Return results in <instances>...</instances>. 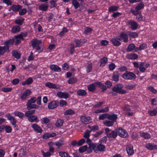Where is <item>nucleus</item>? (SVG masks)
Wrapping results in <instances>:
<instances>
[{"mask_svg": "<svg viewBox=\"0 0 157 157\" xmlns=\"http://www.w3.org/2000/svg\"><path fill=\"white\" fill-rule=\"evenodd\" d=\"M117 118V115L111 113H107V120H106L103 122V124L107 127H111L113 125Z\"/></svg>", "mask_w": 157, "mask_h": 157, "instance_id": "obj_1", "label": "nucleus"}, {"mask_svg": "<svg viewBox=\"0 0 157 157\" xmlns=\"http://www.w3.org/2000/svg\"><path fill=\"white\" fill-rule=\"evenodd\" d=\"M123 86V85L122 84L117 83L112 88V90L113 92L119 94H124L126 93V91L125 90L122 89Z\"/></svg>", "mask_w": 157, "mask_h": 157, "instance_id": "obj_2", "label": "nucleus"}, {"mask_svg": "<svg viewBox=\"0 0 157 157\" xmlns=\"http://www.w3.org/2000/svg\"><path fill=\"white\" fill-rule=\"evenodd\" d=\"M31 43L33 48L35 49L37 51L40 50L39 53L42 52V50H41L40 46V45L42 44L41 40H38L37 38H34L31 40Z\"/></svg>", "mask_w": 157, "mask_h": 157, "instance_id": "obj_3", "label": "nucleus"}, {"mask_svg": "<svg viewBox=\"0 0 157 157\" xmlns=\"http://www.w3.org/2000/svg\"><path fill=\"white\" fill-rule=\"evenodd\" d=\"M144 6V3L141 2L138 4L136 7L135 8V10L132 9L130 10V12L134 15L136 16L141 13V12L140 10L143 9Z\"/></svg>", "mask_w": 157, "mask_h": 157, "instance_id": "obj_4", "label": "nucleus"}, {"mask_svg": "<svg viewBox=\"0 0 157 157\" xmlns=\"http://www.w3.org/2000/svg\"><path fill=\"white\" fill-rule=\"evenodd\" d=\"M122 77L125 80H132L136 78V76L133 72L126 71L122 75Z\"/></svg>", "mask_w": 157, "mask_h": 157, "instance_id": "obj_5", "label": "nucleus"}, {"mask_svg": "<svg viewBox=\"0 0 157 157\" xmlns=\"http://www.w3.org/2000/svg\"><path fill=\"white\" fill-rule=\"evenodd\" d=\"M117 135L121 138H126L128 136L127 131L121 127L117 128Z\"/></svg>", "mask_w": 157, "mask_h": 157, "instance_id": "obj_6", "label": "nucleus"}, {"mask_svg": "<svg viewBox=\"0 0 157 157\" xmlns=\"http://www.w3.org/2000/svg\"><path fill=\"white\" fill-rule=\"evenodd\" d=\"M5 117L10 121V123L13 126L14 128H15L17 126L16 125L17 120L13 116H12L10 113H7L5 116Z\"/></svg>", "mask_w": 157, "mask_h": 157, "instance_id": "obj_7", "label": "nucleus"}, {"mask_svg": "<svg viewBox=\"0 0 157 157\" xmlns=\"http://www.w3.org/2000/svg\"><path fill=\"white\" fill-rule=\"evenodd\" d=\"M128 25L129 26L132 30H135L138 28L139 25L135 21L133 20H130L127 23Z\"/></svg>", "mask_w": 157, "mask_h": 157, "instance_id": "obj_8", "label": "nucleus"}, {"mask_svg": "<svg viewBox=\"0 0 157 157\" xmlns=\"http://www.w3.org/2000/svg\"><path fill=\"white\" fill-rule=\"evenodd\" d=\"M119 37L118 36L117 37L112 38L111 40L110 41L114 46L118 47L121 44L120 42V38H119Z\"/></svg>", "mask_w": 157, "mask_h": 157, "instance_id": "obj_9", "label": "nucleus"}, {"mask_svg": "<svg viewBox=\"0 0 157 157\" xmlns=\"http://www.w3.org/2000/svg\"><path fill=\"white\" fill-rule=\"evenodd\" d=\"M22 8V6L19 4H13L10 7L9 11H10L12 10L14 13H16L18 12Z\"/></svg>", "mask_w": 157, "mask_h": 157, "instance_id": "obj_10", "label": "nucleus"}, {"mask_svg": "<svg viewBox=\"0 0 157 157\" xmlns=\"http://www.w3.org/2000/svg\"><path fill=\"white\" fill-rule=\"evenodd\" d=\"M85 39H75L74 40V42L75 43V48L79 47L81 46L86 42Z\"/></svg>", "mask_w": 157, "mask_h": 157, "instance_id": "obj_11", "label": "nucleus"}, {"mask_svg": "<svg viewBox=\"0 0 157 157\" xmlns=\"http://www.w3.org/2000/svg\"><path fill=\"white\" fill-rule=\"evenodd\" d=\"M31 93V91L29 89L25 90L21 97V100L23 101H25L28 98V96Z\"/></svg>", "mask_w": 157, "mask_h": 157, "instance_id": "obj_12", "label": "nucleus"}, {"mask_svg": "<svg viewBox=\"0 0 157 157\" xmlns=\"http://www.w3.org/2000/svg\"><path fill=\"white\" fill-rule=\"evenodd\" d=\"M59 105V102L58 101L54 100L48 103V108L49 109H53L56 108Z\"/></svg>", "mask_w": 157, "mask_h": 157, "instance_id": "obj_13", "label": "nucleus"}, {"mask_svg": "<svg viewBox=\"0 0 157 157\" xmlns=\"http://www.w3.org/2000/svg\"><path fill=\"white\" fill-rule=\"evenodd\" d=\"M92 119L90 117L82 116L81 117V121L82 122L85 124H87L92 122Z\"/></svg>", "mask_w": 157, "mask_h": 157, "instance_id": "obj_14", "label": "nucleus"}, {"mask_svg": "<svg viewBox=\"0 0 157 157\" xmlns=\"http://www.w3.org/2000/svg\"><path fill=\"white\" fill-rule=\"evenodd\" d=\"M119 38L120 37L121 41L123 40V42L124 43H127L128 41V37L127 34L124 32H121L120 33L119 36H118Z\"/></svg>", "mask_w": 157, "mask_h": 157, "instance_id": "obj_15", "label": "nucleus"}, {"mask_svg": "<svg viewBox=\"0 0 157 157\" xmlns=\"http://www.w3.org/2000/svg\"><path fill=\"white\" fill-rule=\"evenodd\" d=\"M32 127L36 132L41 133L43 131L42 129L36 124H33L32 125Z\"/></svg>", "mask_w": 157, "mask_h": 157, "instance_id": "obj_16", "label": "nucleus"}, {"mask_svg": "<svg viewBox=\"0 0 157 157\" xmlns=\"http://www.w3.org/2000/svg\"><path fill=\"white\" fill-rule=\"evenodd\" d=\"M49 67L52 70L55 72H60L61 71V68L56 64H51L50 66Z\"/></svg>", "mask_w": 157, "mask_h": 157, "instance_id": "obj_17", "label": "nucleus"}, {"mask_svg": "<svg viewBox=\"0 0 157 157\" xmlns=\"http://www.w3.org/2000/svg\"><path fill=\"white\" fill-rule=\"evenodd\" d=\"M145 147L149 150H153L157 149V145L154 143H148L145 144Z\"/></svg>", "mask_w": 157, "mask_h": 157, "instance_id": "obj_18", "label": "nucleus"}, {"mask_svg": "<svg viewBox=\"0 0 157 157\" xmlns=\"http://www.w3.org/2000/svg\"><path fill=\"white\" fill-rule=\"evenodd\" d=\"M107 136L109 138L115 139L117 136V130H112L109 133L107 134Z\"/></svg>", "mask_w": 157, "mask_h": 157, "instance_id": "obj_19", "label": "nucleus"}, {"mask_svg": "<svg viewBox=\"0 0 157 157\" xmlns=\"http://www.w3.org/2000/svg\"><path fill=\"white\" fill-rule=\"evenodd\" d=\"M119 74L118 71L113 72L112 74L113 80L115 82H117L119 80Z\"/></svg>", "mask_w": 157, "mask_h": 157, "instance_id": "obj_20", "label": "nucleus"}, {"mask_svg": "<svg viewBox=\"0 0 157 157\" xmlns=\"http://www.w3.org/2000/svg\"><path fill=\"white\" fill-rule=\"evenodd\" d=\"M57 96L60 98L67 99L68 97V94L67 93L59 92H57Z\"/></svg>", "mask_w": 157, "mask_h": 157, "instance_id": "obj_21", "label": "nucleus"}, {"mask_svg": "<svg viewBox=\"0 0 157 157\" xmlns=\"http://www.w3.org/2000/svg\"><path fill=\"white\" fill-rule=\"evenodd\" d=\"M94 83L96 86H98L102 90V92H104L106 90V86L101 82H94Z\"/></svg>", "mask_w": 157, "mask_h": 157, "instance_id": "obj_22", "label": "nucleus"}, {"mask_svg": "<svg viewBox=\"0 0 157 157\" xmlns=\"http://www.w3.org/2000/svg\"><path fill=\"white\" fill-rule=\"evenodd\" d=\"M15 39L13 38L10 39L5 41L4 43V44L5 45H6L8 47H10L9 45H13L15 43Z\"/></svg>", "mask_w": 157, "mask_h": 157, "instance_id": "obj_23", "label": "nucleus"}, {"mask_svg": "<svg viewBox=\"0 0 157 157\" xmlns=\"http://www.w3.org/2000/svg\"><path fill=\"white\" fill-rule=\"evenodd\" d=\"M136 48V47L134 44H131L128 46L127 48V51L128 52H130L131 51L136 52H137L135 51Z\"/></svg>", "mask_w": 157, "mask_h": 157, "instance_id": "obj_24", "label": "nucleus"}, {"mask_svg": "<svg viewBox=\"0 0 157 157\" xmlns=\"http://www.w3.org/2000/svg\"><path fill=\"white\" fill-rule=\"evenodd\" d=\"M28 120L30 122H35L37 123L39 121V120L38 119L37 116L33 115L28 118Z\"/></svg>", "mask_w": 157, "mask_h": 157, "instance_id": "obj_25", "label": "nucleus"}, {"mask_svg": "<svg viewBox=\"0 0 157 157\" xmlns=\"http://www.w3.org/2000/svg\"><path fill=\"white\" fill-rule=\"evenodd\" d=\"M127 33L129 37L133 38H136L138 36V33L136 32L128 31L127 32Z\"/></svg>", "mask_w": 157, "mask_h": 157, "instance_id": "obj_26", "label": "nucleus"}, {"mask_svg": "<svg viewBox=\"0 0 157 157\" xmlns=\"http://www.w3.org/2000/svg\"><path fill=\"white\" fill-rule=\"evenodd\" d=\"M126 151L128 155H132L134 153L133 147L131 146H130L127 147Z\"/></svg>", "mask_w": 157, "mask_h": 157, "instance_id": "obj_27", "label": "nucleus"}, {"mask_svg": "<svg viewBox=\"0 0 157 157\" xmlns=\"http://www.w3.org/2000/svg\"><path fill=\"white\" fill-rule=\"evenodd\" d=\"M140 136L145 139H149L151 137V135L147 132H140Z\"/></svg>", "mask_w": 157, "mask_h": 157, "instance_id": "obj_28", "label": "nucleus"}, {"mask_svg": "<svg viewBox=\"0 0 157 157\" xmlns=\"http://www.w3.org/2000/svg\"><path fill=\"white\" fill-rule=\"evenodd\" d=\"M33 82V80L32 77L28 78L25 81L23 82L22 85L25 86L26 85H29L32 84Z\"/></svg>", "mask_w": 157, "mask_h": 157, "instance_id": "obj_29", "label": "nucleus"}, {"mask_svg": "<svg viewBox=\"0 0 157 157\" xmlns=\"http://www.w3.org/2000/svg\"><path fill=\"white\" fill-rule=\"evenodd\" d=\"M105 146L102 144H100L97 145L96 151H99L100 152L104 151L105 150Z\"/></svg>", "mask_w": 157, "mask_h": 157, "instance_id": "obj_30", "label": "nucleus"}, {"mask_svg": "<svg viewBox=\"0 0 157 157\" xmlns=\"http://www.w3.org/2000/svg\"><path fill=\"white\" fill-rule=\"evenodd\" d=\"M138 55L135 53L129 54L127 56V58L128 59L135 60L138 58Z\"/></svg>", "mask_w": 157, "mask_h": 157, "instance_id": "obj_31", "label": "nucleus"}, {"mask_svg": "<svg viewBox=\"0 0 157 157\" xmlns=\"http://www.w3.org/2000/svg\"><path fill=\"white\" fill-rule=\"evenodd\" d=\"M35 110L34 109L28 110L25 112L24 116L28 118L34 114L35 113Z\"/></svg>", "mask_w": 157, "mask_h": 157, "instance_id": "obj_32", "label": "nucleus"}, {"mask_svg": "<svg viewBox=\"0 0 157 157\" xmlns=\"http://www.w3.org/2000/svg\"><path fill=\"white\" fill-rule=\"evenodd\" d=\"M45 86L46 87L50 89H56L57 86L55 84L50 82H48L45 83Z\"/></svg>", "mask_w": 157, "mask_h": 157, "instance_id": "obj_33", "label": "nucleus"}, {"mask_svg": "<svg viewBox=\"0 0 157 157\" xmlns=\"http://www.w3.org/2000/svg\"><path fill=\"white\" fill-rule=\"evenodd\" d=\"M119 7L116 6H111L108 9V12L110 13L113 12L117 11Z\"/></svg>", "mask_w": 157, "mask_h": 157, "instance_id": "obj_34", "label": "nucleus"}, {"mask_svg": "<svg viewBox=\"0 0 157 157\" xmlns=\"http://www.w3.org/2000/svg\"><path fill=\"white\" fill-rule=\"evenodd\" d=\"M147 48V45L145 43L141 44L139 47H136L135 52H138L142 50H144Z\"/></svg>", "mask_w": 157, "mask_h": 157, "instance_id": "obj_35", "label": "nucleus"}, {"mask_svg": "<svg viewBox=\"0 0 157 157\" xmlns=\"http://www.w3.org/2000/svg\"><path fill=\"white\" fill-rule=\"evenodd\" d=\"M21 30V28L18 25H15L11 29L12 33H15L17 32H19Z\"/></svg>", "mask_w": 157, "mask_h": 157, "instance_id": "obj_36", "label": "nucleus"}, {"mask_svg": "<svg viewBox=\"0 0 157 157\" xmlns=\"http://www.w3.org/2000/svg\"><path fill=\"white\" fill-rule=\"evenodd\" d=\"M25 20L24 18L21 17L20 19H17L15 20V23L19 26H21L22 25Z\"/></svg>", "mask_w": 157, "mask_h": 157, "instance_id": "obj_37", "label": "nucleus"}, {"mask_svg": "<svg viewBox=\"0 0 157 157\" xmlns=\"http://www.w3.org/2000/svg\"><path fill=\"white\" fill-rule=\"evenodd\" d=\"M13 56L14 58L18 59L21 58V54L16 50H13L12 52Z\"/></svg>", "mask_w": 157, "mask_h": 157, "instance_id": "obj_38", "label": "nucleus"}, {"mask_svg": "<svg viewBox=\"0 0 157 157\" xmlns=\"http://www.w3.org/2000/svg\"><path fill=\"white\" fill-rule=\"evenodd\" d=\"M96 85L94 83L90 84L87 87L89 91L93 92L96 89Z\"/></svg>", "mask_w": 157, "mask_h": 157, "instance_id": "obj_39", "label": "nucleus"}, {"mask_svg": "<svg viewBox=\"0 0 157 157\" xmlns=\"http://www.w3.org/2000/svg\"><path fill=\"white\" fill-rule=\"evenodd\" d=\"M77 94L79 96H84L87 94V92L85 90L78 89L77 91Z\"/></svg>", "mask_w": 157, "mask_h": 157, "instance_id": "obj_40", "label": "nucleus"}, {"mask_svg": "<svg viewBox=\"0 0 157 157\" xmlns=\"http://www.w3.org/2000/svg\"><path fill=\"white\" fill-rule=\"evenodd\" d=\"M14 114L16 116L18 117L21 119H22L24 116V114L18 111H15L14 112Z\"/></svg>", "mask_w": 157, "mask_h": 157, "instance_id": "obj_41", "label": "nucleus"}, {"mask_svg": "<svg viewBox=\"0 0 157 157\" xmlns=\"http://www.w3.org/2000/svg\"><path fill=\"white\" fill-rule=\"evenodd\" d=\"M148 113L151 116H155L157 114V109H154L152 110H148Z\"/></svg>", "mask_w": 157, "mask_h": 157, "instance_id": "obj_42", "label": "nucleus"}, {"mask_svg": "<svg viewBox=\"0 0 157 157\" xmlns=\"http://www.w3.org/2000/svg\"><path fill=\"white\" fill-rule=\"evenodd\" d=\"M100 66L103 65V66H104L108 61L107 58L106 57H103L100 59Z\"/></svg>", "mask_w": 157, "mask_h": 157, "instance_id": "obj_43", "label": "nucleus"}, {"mask_svg": "<svg viewBox=\"0 0 157 157\" xmlns=\"http://www.w3.org/2000/svg\"><path fill=\"white\" fill-rule=\"evenodd\" d=\"M72 4L75 9H78L80 6L79 3L77 0H72Z\"/></svg>", "mask_w": 157, "mask_h": 157, "instance_id": "obj_44", "label": "nucleus"}, {"mask_svg": "<svg viewBox=\"0 0 157 157\" xmlns=\"http://www.w3.org/2000/svg\"><path fill=\"white\" fill-rule=\"evenodd\" d=\"M4 129L6 132L10 133L12 131V128L9 125H5L4 126Z\"/></svg>", "mask_w": 157, "mask_h": 157, "instance_id": "obj_45", "label": "nucleus"}, {"mask_svg": "<svg viewBox=\"0 0 157 157\" xmlns=\"http://www.w3.org/2000/svg\"><path fill=\"white\" fill-rule=\"evenodd\" d=\"M63 119H58L56 123V126L57 127H59L61 126L63 124Z\"/></svg>", "mask_w": 157, "mask_h": 157, "instance_id": "obj_46", "label": "nucleus"}, {"mask_svg": "<svg viewBox=\"0 0 157 157\" xmlns=\"http://www.w3.org/2000/svg\"><path fill=\"white\" fill-rule=\"evenodd\" d=\"M39 9L40 10L46 11L48 10V6L44 4H41L39 6Z\"/></svg>", "mask_w": 157, "mask_h": 157, "instance_id": "obj_47", "label": "nucleus"}, {"mask_svg": "<svg viewBox=\"0 0 157 157\" xmlns=\"http://www.w3.org/2000/svg\"><path fill=\"white\" fill-rule=\"evenodd\" d=\"M75 113V111L71 109H68L66 110L64 112L65 115H71Z\"/></svg>", "mask_w": 157, "mask_h": 157, "instance_id": "obj_48", "label": "nucleus"}, {"mask_svg": "<svg viewBox=\"0 0 157 157\" xmlns=\"http://www.w3.org/2000/svg\"><path fill=\"white\" fill-rule=\"evenodd\" d=\"M59 155L61 157H71L67 153L63 151L59 152Z\"/></svg>", "mask_w": 157, "mask_h": 157, "instance_id": "obj_49", "label": "nucleus"}, {"mask_svg": "<svg viewBox=\"0 0 157 157\" xmlns=\"http://www.w3.org/2000/svg\"><path fill=\"white\" fill-rule=\"evenodd\" d=\"M107 113H105L100 115L98 117L99 120H104L105 118H107Z\"/></svg>", "mask_w": 157, "mask_h": 157, "instance_id": "obj_50", "label": "nucleus"}, {"mask_svg": "<svg viewBox=\"0 0 157 157\" xmlns=\"http://www.w3.org/2000/svg\"><path fill=\"white\" fill-rule=\"evenodd\" d=\"M41 152L43 157H50L52 155V154L48 151L45 152L44 151H41Z\"/></svg>", "mask_w": 157, "mask_h": 157, "instance_id": "obj_51", "label": "nucleus"}, {"mask_svg": "<svg viewBox=\"0 0 157 157\" xmlns=\"http://www.w3.org/2000/svg\"><path fill=\"white\" fill-rule=\"evenodd\" d=\"M97 145L96 144L92 143L89 145V147L93 150H94L95 152H96Z\"/></svg>", "mask_w": 157, "mask_h": 157, "instance_id": "obj_52", "label": "nucleus"}, {"mask_svg": "<svg viewBox=\"0 0 157 157\" xmlns=\"http://www.w3.org/2000/svg\"><path fill=\"white\" fill-rule=\"evenodd\" d=\"M107 136H104L101 138L99 141V142L101 144L106 143L107 140Z\"/></svg>", "mask_w": 157, "mask_h": 157, "instance_id": "obj_53", "label": "nucleus"}, {"mask_svg": "<svg viewBox=\"0 0 157 157\" xmlns=\"http://www.w3.org/2000/svg\"><path fill=\"white\" fill-rule=\"evenodd\" d=\"M92 30L93 29L91 28L87 27L84 30V32L85 34L88 35V33H91Z\"/></svg>", "mask_w": 157, "mask_h": 157, "instance_id": "obj_54", "label": "nucleus"}, {"mask_svg": "<svg viewBox=\"0 0 157 157\" xmlns=\"http://www.w3.org/2000/svg\"><path fill=\"white\" fill-rule=\"evenodd\" d=\"M19 14L20 15L22 16L25 14L27 12V10L26 9L24 8L19 10Z\"/></svg>", "mask_w": 157, "mask_h": 157, "instance_id": "obj_55", "label": "nucleus"}, {"mask_svg": "<svg viewBox=\"0 0 157 157\" xmlns=\"http://www.w3.org/2000/svg\"><path fill=\"white\" fill-rule=\"evenodd\" d=\"M12 89V87H3L2 89V90L4 92H7L11 91Z\"/></svg>", "mask_w": 157, "mask_h": 157, "instance_id": "obj_56", "label": "nucleus"}, {"mask_svg": "<svg viewBox=\"0 0 157 157\" xmlns=\"http://www.w3.org/2000/svg\"><path fill=\"white\" fill-rule=\"evenodd\" d=\"M41 122L42 124H46L49 122V120L46 117H44L41 119Z\"/></svg>", "mask_w": 157, "mask_h": 157, "instance_id": "obj_57", "label": "nucleus"}, {"mask_svg": "<svg viewBox=\"0 0 157 157\" xmlns=\"http://www.w3.org/2000/svg\"><path fill=\"white\" fill-rule=\"evenodd\" d=\"M76 79L75 78H71L68 81V82L69 84H72L75 83L76 82Z\"/></svg>", "mask_w": 157, "mask_h": 157, "instance_id": "obj_58", "label": "nucleus"}, {"mask_svg": "<svg viewBox=\"0 0 157 157\" xmlns=\"http://www.w3.org/2000/svg\"><path fill=\"white\" fill-rule=\"evenodd\" d=\"M109 68L110 70L113 71L116 67V66L113 63H111L109 65Z\"/></svg>", "mask_w": 157, "mask_h": 157, "instance_id": "obj_59", "label": "nucleus"}, {"mask_svg": "<svg viewBox=\"0 0 157 157\" xmlns=\"http://www.w3.org/2000/svg\"><path fill=\"white\" fill-rule=\"evenodd\" d=\"M87 147L86 145H84L79 148V151L80 152H83L87 149Z\"/></svg>", "mask_w": 157, "mask_h": 157, "instance_id": "obj_60", "label": "nucleus"}, {"mask_svg": "<svg viewBox=\"0 0 157 157\" xmlns=\"http://www.w3.org/2000/svg\"><path fill=\"white\" fill-rule=\"evenodd\" d=\"M75 45L73 44H71V46L70 47V53L71 54H73L75 51Z\"/></svg>", "mask_w": 157, "mask_h": 157, "instance_id": "obj_61", "label": "nucleus"}, {"mask_svg": "<svg viewBox=\"0 0 157 157\" xmlns=\"http://www.w3.org/2000/svg\"><path fill=\"white\" fill-rule=\"evenodd\" d=\"M92 69V64L90 63L88 64L86 68V71L87 73L90 72Z\"/></svg>", "mask_w": 157, "mask_h": 157, "instance_id": "obj_62", "label": "nucleus"}, {"mask_svg": "<svg viewBox=\"0 0 157 157\" xmlns=\"http://www.w3.org/2000/svg\"><path fill=\"white\" fill-rule=\"evenodd\" d=\"M148 89L153 94H156L157 92V90L154 88L152 86H149L148 88Z\"/></svg>", "mask_w": 157, "mask_h": 157, "instance_id": "obj_63", "label": "nucleus"}, {"mask_svg": "<svg viewBox=\"0 0 157 157\" xmlns=\"http://www.w3.org/2000/svg\"><path fill=\"white\" fill-rule=\"evenodd\" d=\"M69 68L68 65L66 63H64L62 65V68L63 70H67Z\"/></svg>", "mask_w": 157, "mask_h": 157, "instance_id": "obj_64", "label": "nucleus"}]
</instances>
